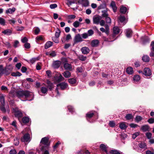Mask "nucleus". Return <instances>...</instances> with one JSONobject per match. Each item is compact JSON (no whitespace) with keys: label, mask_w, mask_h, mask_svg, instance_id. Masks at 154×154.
<instances>
[{"label":"nucleus","mask_w":154,"mask_h":154,"mask_svg":"<svg viewBox=\"0 0 154 154\" xmlns=\"http://www.w3.org/2000/svg\"><path fill=\"white\" fill-rule=\"evenodd\" d=\"M30 93L28 91H18L16 92V94L19 98L24 97L25 98H27L30 95Z\"/></svg>","instance_id":"nucleus-1"},{"label":"nucleus","mask_w":154,"mask_h":154,"mask_svg":"<svg viewBox=\"0 0 154 154\" xmlns=\"http://www.w3.org/2000/svg\"><path fill=\"white\" fill-rule=\"evenodd\" d=\"M63 60H64V62H63V67L65 70L69 71H72L73 70L72 66L70 64L67 63L68 61L65 58L62 59V60L63 61Z\"/></svg>","instance_id":"nucleus-2"},{"label":"nucleus","mask_w":154,"mask_h":154,"mask_svg":"<svg viewBox=\"0 0 154 154\" xmlns=\"http://www.w3.org/2000/svg\"><path fill=\"white\" fill-rule=\"evenodd\" d=\"M49 138L48 137H45L42 139L40 142L41 145L43 144L45 145V149H47L49 145Z\"/></svg>","instance_id":"nucleus-3"},{"label":"nucleus","mask_w":154,"mask_h":154,"mask_svg":"<svg viewBox=\"0 0 154 154\" xmlns=\"http://www.w3.org/2000/svg\"><path fill=\"white\" fill-rule=\"evenodd\" d=\"M14 112L15 116L18 118L19 119L21 118L23 116V114L21 112L18 110V108H15L13 109Z\"/></svg>","instance_id":"nucleus-4"},{"label":"nucleus","mask_w":154,"mask_h":154,"mask_svg":"<svg viewBox=\"0 0 154 154\" xmlns=\"http://www.w3.org/2000/svg\"><path fill=\"white\" fill-rule=\"evenodd\" d=\"M102 17L98 15L94 16L93 18V23L98 24L99 23L100 21L102 19Z\"/></svg>","instance_id":"nucleus-5"},{"label":"nucleus","mask_w":154,"mask_h":154,"mask_svg":"<svg viewBox=\"0 0 154 154\" xmlns=\"http://www.w3.org/2000/svg\"><path fill=\"white\" fill-rule=\"evenodd\" d=\"M30 135L28 133H26L24 134L22 137L20 139L23 142H27L30 141Z\"/></svg>","instance_id":"nucleus-6"},{"label":"nucleus","mask_w":154,"mask_h":154,"mask_svg":"<svg viewBox=\"0 0 154 154\" xmlns=\"http://www.w3.org/2000/svg\"><path fill=\"white\" fill-rule=\"evenodd\" d=\"M58 88H60L61 90L65 89L68 86V84L65 82H62L57 85Z\"/></svg>","instance_id":"nucleus-7"},{"label":"nucleus","mask_w":154,"mask_h":154,"mask_svg":"<svg viewBox=\"0 0 154 154\" xmlns=\"http://www.w3.org/2000/svg\"><path fill=\"white\" fill-rule=\"evenodd\" d=\"M79 4L82 5V6L86 7L89 5V2L88 0H79L78 2Z\"/></svg>","instance_id":"nucleus-8"},{"label":"nucleus","mask_w":154,"mask_h":154,"mask_svg":"<svg viewBox=\"0 0 154 154\" xmlns=\"http://www.w3.org/2000/svg\"><path fill=\"white\" fill-rule=\"evenodd\" d=\"M61 64V62L59 60L54 61L52 64L53 67L55 69L58 68Z\"/></svg>","instance_id":"nucleus-9"},{"label":"nucleus","mask_w":154,"mask_h":154,"mask_svg":"<svg viewBox=\"0 0 154 154\" xmlns=\"http://www.w3.org/2000/svg\"><path fill=\"white\" fill-rule=\"evenodd\" d=\"M143 74L147 76H150L152 74L151 70L147 68H144Z\"/></svg>","instance_id":"nucleus-10"},{"label":"nucleus","mask_w":154,"mask_h":154,"mask_svg":"<svg viewBox=\"0 0 154 154\" xmlns=\"http://www.w3.org/2000/svg\"><path fill=\"white\" fill-rule=\"evenodd\" d=\"M82 38L79 34L77 35L75 37L74 40V42L76 43L78 42H82Z\"/></svg>","instance_id":"nucleus-11"},{"label":"nucleus","mask_w":154,"mask_h":154,"mask_svg":"<svg viewBox=\"0 0 154 154\" xmlns=\"http://www.w3.org/2000/svg\"><path fill=\"white\" fill-rule=\"evenodd\" d=\"M81 51L83 54H88L90 51L89 49L87 47H84L82 48Z\"/></svg>","instance_id":"nucleus-12"},{"label":"nucleus","mask_w":154,"mask_h":154,"mask_svg":"<svg viewBox=\"0 0 154 154\" xmlns=\"http://www.w3.org/2000/svg\"><path fill=\"white\" fill-rule=\"evenodd\" d=\"M110 6L112 9V10L114 12L116 11L117 7L116 6L115 2L114 1H112L111 2Z\"/></svg>","instance_id":"nucleus-13"},{"label":"nucleus","mask_w":154,"mask_h":154,"mask_svg":"<svg viewBox=\"0 0 154 154\" xmlns=\"http://www.w3.org/2000/svg\"><path fill=\"white\" fill-rule=\"evenodd\" d=\"M125 31L126 35L128 38H130L132 36V31L131 29H126L125 30Z\"/></svg>","instance_id":"nucleus-14"},{"label":"nucleus","mask_w":154,"mask_h":154,"mask_svg":"<svg viewBox=\"0 0 154 154\" xmlns=\"http://www.w3.org/2000/svg\"><path fill=\"white\" fill-rule=\"evenodd\" d=\"M113 33L111 36L114 37L116 35L118 34L119 32V29L118 27H114L113 29Z\"/></svg>","instance_id":"nucleus-15"},{"label":"nucleus","mask_w":154,"mask_h":154,"mask_svg":"<svg viewBox=\"0 0 154 154\" xmlns=\"http://www.w3.org/2000/svg\"><path fill=\"white\" fill-rule=\"evenodd\" d=\"M47 84L48 85L47 88H48L51 91H52L54 88V85L53 83L51 82L49 80H47Z\"/></svg>","instance_id":"nucleus-16"},{"label":"nucleus","mask_w":154,"mask_h":154,"mask_svg":"<svg viewBox=\"0 0 154 154\" xmlns=\"http://www.w3.org/2000/svg\"><path fill=\"white\" fill-rule=\"evenodd\" d=\"M2 33L5 35H9L12 34V31L10 29H7L2 31Z\"/></svg>","instance_id":"nucleus-17"},{"label":"nucleus","mask_w":154,"mask_h":154,"mask_svg":"<svg viewBox=\"0 0 154 154\" xmlns=\"http://www.w3.org/2000/svg\"><path fill=\"white\" fill-rule=\"evenodd\" d=\"M108 10V9H106L102 11L101 12L102 13V16L103 17L106 18L108 17V14L107 13Z\"/></svg>","instance_id":"nucleus-18"},{"label":"nucleus","mask_w":154,"mask_h":154,"mask_svg":"<svg viewBox=\"0 0 154 154\" xmlns=\"http://www.w3.org/2000/svg\"><path fill=\"white\" fill-rule=\"evenodd\" d=\"M99 43V42L98 40H93L91 42V45L93 47H97Z\"/></svg>","instance_id":"nucleus-19"},{"label":"nucleus","mask_w":154,"mask_h":154,"mask_svg":"<svg viewBox=\"0 0 154 154\" xmlns=\"http://www.w3.org/2000/svg\"><path fill=\"white\" fill-rule=\"evenodd\" d=\"M140 148L145 150L147 149V146L146 143L144 142H141L139 144Z\"/></svg>","instance_id":"nucleus-20"},{"label":"nucleus","mask_w":154,"mask_h":154,"mask_svg":"<svg viewBox=\"0 0 154 154\" xmlns=\"http://www.w3.org/2000/svg\"><path fill=\"white\" fill-rule=\"evenodd\" d=\"M15 8H9L6 10V13L7 14H13L15 11Z\"/></svg>","instance_id":"nucleus-21"},{"label":"nucleus","mask_w":154,"mask_h":154,"mask_svg":"<svg viewBox=\"0 0 154 154\" xmlns=\"http://www.w3.org/2000/svg\"><path fill=\"white\" fill-rule=\"evenodd\" d=\"M63 75L66 78H69L71 76V73L69 71L67 70L65 71L63 73Z\"/></svg>","instance_id":"nucleus-22"},{"label":"nucleus","mask_w":154,"mask_h":154,"mask_svg":"<svg viewBox=\"0 0 154 154\" xmlns=\"http://www.w3.org/2000/svg\"><path fill=\"white\" fill-rule=\"evenodd\" d=\"M106 9L108 8H106V5L105 3H103L101 4L97 8V9L99 10L101 9L106 10Z\"/></svg>","instance_id":"nucleus-23"},{"label":"nucleus","mask_w":154,"mask_h":154,"mask_svg":"<svg viewBox=\"0 0 154 154\" xmlns=\"http://www.w3.org/2000/svg\"><path fill=\"white\" fill-rule=\"evenodd\" d=\"M52 42L51 41L47 42L45 45V49H47L50 47L52 45Z\"/></svg>","instance_id":"nucleus-24"},{"label":"nucleus","mask_w":154,"mask_h":154,"mask_svg":"<svg viewBox=\"0 0 154 154\" xmlns=\"http://www.w3.org/2000/svg\"><path fill=\"white\" fill-rule=\"evenodd\" d=\"M127 8L126 7L122 6L120 8V12L122 14H125L127 11Z\"/></svg>","instance_id":"nucleus-25"},{"label":"nucleus","mask_w":154,"mask_h":154,"mask_svg":"<svg viewBox=\"0 0 154 154\" xmlns=\"http://www.w3.org/2000/svg\"><path fill=\"white\" fill-rule=\"evenodd\" d=\"M41 90L42 93L46 94L48 91V88L45 87H42L41 88Z\"/></svg>","instance_id":"nucleus-26"},{"label":"nucleus","mask_w":154,"mask_h":154,"mask_svg":"<svg viewBox=\"0 0 154 154\" xmlns=\"http://www.w3.org/2000/svg\"><path fill=\"white\" fill-rule=\"evenodd\" d=\"M141 129L143 131H149V127L148 125H145L142 126Z\"/></svg>","instance_id":"nucleus-27"},{"label":"nucleus","mask_w":154,"mask_h":154,"mask_svg":"<svg viewBox=\"0 0 154 154\" xmlns=\"http://www.w3.org/2000/svg\"><path fill=\"white\" fill-rule=\"evenodd\" d=\"M100 148L102 150L104 151L107 154V147L106 145L104 144H101L100 146Z\"/></svg>","instance_id":"nucleus-28"},{"label":"nucleus","mask_w":154,"mask_h":154,"mask_svg":"<svg viewBox=\"0 0 154 154\" xmlns=\"http://www.w3.org/2000/svg\"><path fill=\"white\" fill-rule=\"evenodd\" d=\"M0 100L2 105L4 106L5 104V100L3 95L1 94L0 95Z\"/></svg>","instance_id":"nucleus-29"},{"label":"nucleus","mask_w":154,"mask_h":154,"mask_svg":"<svg viewBox=\"0 0 154 154\" xmlns=\"http://www.w3.org/2000/svg\"><path fill=\"white\" fill-rule=\"evenodd\" d=\"M20 137L18 136L16 137L14 139V144L16 146H17L19 144V140Z\"/></svg>","instance_id":"nucleus-30"},{"label":"nucleus","mask_w":154,"mask_h":154,"mask_svg":"<svg viewBox=\"0 0 154 154\" xmlns=\"http://www.w3.org/2000/svg\"><path fill=\"white\" fill-rule=\"evenodd\" d=\"M127 72L129 74H132L133 73V68L131 67H128L127 68L126 70Z\"/></svg>","instance_id":"nucleus-31"},{"label":"nucleus","mask_w":154,"mask_h":154,"mask_svg":"<svg viewBox=\"0 0 154 154\" xmlns=\"http://www.w3.org/2000/svg\"><path fill=\"white\" fill-rule=\"evenodd\" d=\"M11 75L14 77L20 76L22 75V74L20 72L17 71L16 72H12L11 73Z\"/></svg>","instance_id":"nucleus-32"},{"label":"nucleus","mask_w":154,"mask_h":154,"mask_svg":"<svg viewBox=\"0 0 154 154\" xmlns=\"http://www.w3.org/2000/svg\"><path fill=\"white\" fill-rule=\"evenodd\" d=\"M119 127L121 129L123 130L126 129L127 127L124 122H122L120 123Z\"/></svg>","instance_id":"nucleus-33"},{"label":"nucleus","mask_w":154,"mask_h":154,"mask_svg":"<svg viewBox=\"0 0 154 154\" xmlns=\"http://www.w3.org/2000/svg\"><path fill=\"white\" fill-rule=\"evenodd\" d=\"M140 79V76L138 75H135L133 77V80L135 82H138Z\"/></svg>","instance_id":"nucleus-34"},{"label":"nucleus","mask_w":154,"mask_h":154,"mask_svg":"<svg viewBox=\"0 0 154 154\" xmlns=\"http://www.w3.org/2000/svg\"><path fill=\"white\" fill-rule=\"evenodd\" d=\"M112 35H110L109 36V38L108 39V38H106L105 39V40L106 41L108 42H112L115 40L116 39V38H115V35H114V37H111V36Z\"/></svg>","instance_id":"nucleus-35"},{"label":"nucleus","mask_w":154,"mask_h":154,"mask_svg":"<svg viewBox=\"0 0 154 154\" xmlns=\"http://www.w3.org/2000/svg\"><path fill=\"white\" fill-rule=\"evenodd\" d=\"M29 118L27 117H23L22 119V121L24 123H27L29 121Z\"/></svg>","instance_id":"nucleus-36"},{"label":"nucleus","mask_w":154,"mask_h":154,"mask_svg":"<svg viewBox=\"0 0 154 154\" xmlns=\"http://www.w3.org/2000/svg\"><path fill=\"white\" fill-rule=\"evenodd\" d=\"M149 57L147 55H144L142 57V60L144 62H149Z\"/></svg>","instance_id":"nucleus-37"},{"label":"nucleus","mask_w":154,"mask_h":154,"mask_svg":"<svg viewBox=\"0 0 154 154\" xmlns=\"http://www.w3.org/2000/svg\"><path fill=\"white\" fill-rule=\"evenodd\" d=\"M109 154H120V153L117 150H112L109 152Z\"/></svg>","instance_id":"nucleus-38"},{"label":"nucleus","mask_w":154,"mask_h":154,"mask_svg":"<svg viewBox=\"0 0 154 154\" xmlns=\"http://www.w3.org/2000/svg\"><path fill=\"white\" fill-rule=\"evenodd\" d=\"M69 83L71 84H74L76 82V79L74 78H71L68 79Z\"/></svg>","instance_id":"nucleus-39"},{"label":"nucleus","mask_w":154,"mask_h":154,"mask_svg":"<svg viewBox=\"0 0 154 154\" xmlns=\"http://www.w3.org/2000/svg\"><path fill=\"white\" fill-rule=\"evenodd\" d=\"M79 59L82 61H85L87 59L86 57L83 55H80L79 56Z\"/></svg>","instance_id":"nucleus-40"},{"label":"nucleus","mask_w":154,"mask_h":154,"mask_svg":"<svg viewBox=\"0 0 154 154\" xmlns=\"http://www.w3.org/2000/svg\"><path fill=\"white\" fill-rule=\"evenodd\" d=\"M133 116L131 114H128L126 115L125 118L127 120H130L133 118Z\"/></svg>","instance_id":"nucleus-41"},{"label":"nucleus","mask_w":154,"mask_h":154,"mask_svg":"<svg viewBox=\"0 0 154 154\" xmlns=\"http://www.w3.org/2000/svg\"><path fill=\"white\" fill-rule=\"evenodd\" d=\"M80 24L79 22L77 21H76L73 23V26L75 28H77L78 27Z\"/></svg>","instance_id":"nucleus-42"},{"label":"nucleus","mask_w":154,"mask_h":154,"mask_svg":"<svg viewBox=\"0 0 154 154\" xmlns=\"http://www.w3.org/2000/svg\"><path fill=\"white\" fill-rule=\"evenodd\" d=\"M60 30L58 28H57L55 33V37L58 38L60 35Z\"/></svg>","instance_id":"nucleus-43"},{"label":"nucleus","mask_w":154,"mask_h":154,"mask_svg":"<svg viewBox=\"0 0 154 154\" xmlns=\"http://www.w3.org/2000/svg\"><path fill=\"white\" fill-rule=\"evenodd\" d=\"M46 54L53 57H55L56 55V53L54 51H53L51 53H46Z\"/></svg>","instance_id":"nucleus-44"},{"label":"nucleus","mask_w":154,"mask_h":154,"mask_svg":"<svg viewBox=\"0 0 154 154\" xmlns=\"http://www.w3.org/2000/svg\"><path fill=\"white\" fill-rule=\"evenodd\" d=\"M4 69L3 68V66L0 65V77L4 74Z\"/></svg>","instance_id":"nucleus-45"},{"label":"nucleus","mask_w":154,"mask_h":154,"mask_svg":"<svg viewBox=\"0 0 154 154\" xmlns=\"http://www.w3.org/2000/svg\"><path fill=\"white\" fill-rule=\"evenodd\" d=\"M5 20L4 19L0 17V24L4 26L5 24Z\"/></svg>","instance_id":"nucleus-46"},{"label":"nucleus","mask_w":154,"mask_h":154,"mask_svg":"<svg viewBox=\"0 0 154 154\" xmlns=\"http://www.w3.org/2000/svg\"><path fill=\"white\" fill-rule=\"evenodd\" d=\"M6 68L10 72L12 71L13 69V66L10 65L7 66Z\"/></svg>","instance_id":"nucleus-47"},{"label":"nucleus","mask_w":154,"mask_h":154,"mask_svg":"<svg viewBox=\"0 0 154 154\" xmlns=\"http://www.w3.org/2000/svg\"><path fill=\"white\" fill-rule=\"evenodd\" d=\"M119 19L120 22L123 23L125 20V18L124 16H120L119 18Z\"/></svg>","instance_id":"nucleus-48"},{"label":"nucleus","mask_w":154,"mask_h":154,"mask_svg":"<svg viewBox=\"0 0 154 154\" xmlns=\"http://www.w3.org/2000/svg\"><path fill=\"white\" fill-rule=\"evenodd\" d=\"M76 17L75 15H69L67 16V19L68 20H73Z\"/></svg>","instance_id":"nucleus-49"},{"label":"nucleus","mask_w":154,"mask_h":154,"mask_svg":"<svg viewBox=\"0 0 154 154\" xmlns=\"http://www.w3.org/2000/svg\"><path fill=\"white\" fill-rule=\"evenodd\" d=\"M24 29V27L23 26H17L16 27V29L17 31H21L23 30Z\"/></svg>","instance_id":"nucleus-50"},{"label":"nucleus","mask_w":154,"mask_h":154,"mask_svg":"<svg viewBox=\"0 0 154 154\" xmlns=\"http://www.w3.org/2000/svg\"><path fill=\"white\" fill-rule=\"evenodd\" d=\"M142 119V118L140 116H137L136 117L135 120L137 122H139Z\"/></svg>","instance_id":"nucleus-51"},{"label":"nucleus","mask_w":154,"mask_h":154,"mask_svg":"<svg viewBox=\"0 0 154 154\" xmlns=\"http://www.w3.org/2000/svg\"><path fill=\"white\" fill-rule=\"evenodd\" d=\"M67 108L69 112H74V109L72 106H67Z\"/></svg>","instance_id":"nucleus-52"},{"label":"nucleus","mask_w":154,"mask_h":154,"mask_svg":"<svg viewBox=\"0 0 154 154\" xmlns=\"http://www.w3.org/2000/svg\"><path fill=\"white\" fill-rule=\"evenodd\" d=\"M115 125V122L112 121H110L109 123V125L112 127H114Z\"/></svg>","instance_id":"nucleus-53"},{"label":"nucleus","mask_w":154,"mask_h":154,"mask_svg":"<svg viewBox=\"0 0 154 154\" xmlns=\"http://www.w3.org/2000/svg\"><path fill=\"white\" fill-rule=\"evenodd\" d=\"M83 71V69L81 67H78L76 69V72H77L81 73Z\"/></svg>","instance_id":"nucleus-54"},{"label":"nucleus","mask_w":154,"mask_h":154,"mask_svg":"<svg viewBox=\"0 0 154 154\" xmlns=\"http://www.w3.org/2000/svg\"><path fill=\"white\" fill-rule=\"evenodd\" d=\"M37 58H32L30 60V62L32 64H33L37 60Z\"/></svg>","instance_id":"nucleus-55"},{"label":"nucleus","mask_w":154,"mask_h":154,"mask_svg":"<svg viewBox=\"0 0 154 154\" xmlns=\"http://www.w3.org/2000/svg\"><path fill=\"white\" fill-rule=\"evenodd\" d=\"M146 135L147 138L148 139H150L151 138L152 135V134L151 133L149 132L147 133L146 134Z\"/></svg>","instance_id":"nucleus-56"},{"label":"nucleus","mask_w":154,"mask_h":154,"mask_svg":"<svg viewBox=\"0 0 154 154\" xmlns=\"http://www.w3.org/2000/svg\"><path fill=\"white\" fill-rule=\"evenodd\" d=\"M19 42L17 40L15 41L14 42V48H16L18 46V45H19Z\"/></svg>","instance_id":"nucleus-57"},{"label":"nucleus","mask_w":154,"mask_h":154,"mask_svg":"<svg viewBox=\"0 0 154 154\" xmlns=\"http://www.w3.org/2000/svg\"><path fill=\"white\" fill-rule=\"evenodd\" d=\"M57 5L56 4H51L50 5V8L52 9H54V8H57Z\"/></svg>","instance_id":"nucleus-58"},{"label":"nucleus","mask_w":154,"mask_h":154,"mask_svg":"<svg viewBox=\"0 0 154 154\" xmlns=\"http://www.w3.org/2000/svg\"><path fill=\"white\" fill-rule=\"evenodd\" d=\"M82 37L84 39L86 38L89 36L88 33H85L82 35Z\"/></svg>","instance_id":"nucleus-59"},{"label":"nucleus","mask_w":154,"mask_h":154,"mask_svg":"<svg viewBox=\"0 0 154 154\" xmlns=\"http://www.w3.org/2000/svg\"><path fill=\"white\" fill-rule=\"evenodd\" d=\"M147 122L149 124H152L154 123V119L150 118L148 120Z\"/></svg>","instance_id":"nucleus-60"},{"label":"nucleus","mask_w":154,"mask_h":154,"mask_svg":"<svg viewBox=\"0 0 154 154\" xmlns=\"http://www.w3.org/2000/svg\"><path fill=\"white\" fill-rule=\"evenodd\" d=\"M105 20L106 23H111V19L109 17H108L105 18Z\"/></svg>","instance_id":"nucleus-61"},{"label":"nucleus","mask_w":154,"mask_h":154,"mask_svg":"<svg viewBox=\"0 0 154 154\" xmlns=\"http://www.w3.org/2000/svg\"><path fill=\"white\" fill-rule=\"evenodd\" d=\"M11 72H10L7 69L5 68V69H4V74H5L6 75H8L10 74Z\"/></svg>","instance_id":"nucleus-62"},{"label":"nucleus","mask_w":154,"mask_h":154,"mask_svg":"<svg viewBox=\"0 0 154 154\" xmlns=\"http://www.w3.org/2000/svg\"><path fill=\"white\" fill-rule=\"evenodd\" d=\"M94 115V114L93 113H88L86 114V116L87 117L89 118H91Z\"/></svg>","instance_id":"nucleus-63"},{"label":"nucleus","mask_w":154,"mask_h":154,"mask_svg":"<svg viewBox=\"0 0 154 154\" xmlns=\"http://www.w3.org/2000/svg\"><path fill=\"white\" fill-rule=\"evenodd\" d=\"M24 47L26 49H29L30 48V44L28 43H26L24 45Z\"/></svg>","instance_id":"nucleus-64"}]
</instances>
